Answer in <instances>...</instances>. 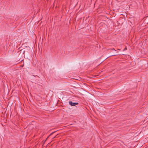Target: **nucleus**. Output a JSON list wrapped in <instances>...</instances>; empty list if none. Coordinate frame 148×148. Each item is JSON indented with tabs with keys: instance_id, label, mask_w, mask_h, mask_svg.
Returning a JSON list of instances; mask_svg holds the SVG:
<instances>
[{
	"instance_id": "f257e3e1",
	"label": "nucleus",
	"mask_w": 148,
	"mask_h": 148,
	"mask_svg": "<svg viewBox=\"0 0 148 148\" xmlns=\"http://www.w3.org/2000/svg\"><path fill=\"white\" fill-rule=\"evenodd\" d=\"M69 103L71 106H75L76 105L78 104V103H73L72 101H70L69 102Z\"/></svg>"
},
{
	"instance_id": "f03ea898",
	"label": "nucleus",
	"mask_w": 148,
	"mask_h": 148,
	"mask_svg": "<svg viewBox=\"0 0 148 148\" xmlns=\"http://www.w3.org/2000/svg\"><path fill=\"white\" fill-rule=\"evenodd\" d=\"M96 76H94V75H93V78H96Z\"/></svg>"
},
{
	"instance_id": "7ed1b4c3",
	"label": "nucleus",
	"mask_w": 148,
	"mask_h": 148,
	"mask_svg": "<svg viewBox=\"0 0 148 148\" xmlns=\"http://www.w3.org/2000/svg\"><path fill=\"white\" fill-rule=\"evenodd\" d=\"M126 49V48H125V49Z\"/></svg>"
},
{
	"instance_id": "20e7f679",
	"label": "nucleus",
	"mask_w": 148,
	"mask_h": 148,
	"mask_svg": "<svg viewBox=\"0 0 148 148\" xmlns=\"http://www.w3.org/2000/svg\"><path fill=\"white\" fill-rule=\"evenodd\" d=\"M126 49V48H125V49Z\"/></svg>"
}]
</instances>
